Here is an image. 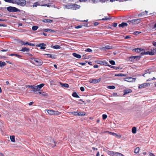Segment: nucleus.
I'll return each mask as SVG.
<instances>
[{
    "label": "nucleus",
    "instance_id": "f257e3e1",
    "mask_svg": "<svg viewBox=\"0 0 156 156\" xmlns=\"http://www.w3.org/2000/svg\"><path fill=\"white\" fill-rule=\"evenodd\" d=\"M31 59H32V62H34L36 63H34V64L35 65L37 66H41L43 63L41 59L39 58H33Z\"/></svg>",
    "mask_w": 156,
    "mask_h": 156
},
{
    "label": "nucleus",
    "instance_id": "f03ea898",
    "mask_svg": "<svg viewBox=\"0 0 156 156\" xmlns=\"http://www.w3.org/2000/svg\"><path fill=\"white\" fill-rule=\"evenodd\" d=\"M78 5L76 4H67L66 5L65 7L68 9H76L78 8Z\"/></svg>",
    "mask_w": 156,
    "mask_h": 156
},
{
    "label": "nucleus",
    "instance_id": "7ed1b4c3",
    "mask_svg": "<svg viewBox=\"0 0 156 156\" xmlns=\"http://www.w3.org/2000/svg\"><path fill=\"white\" fill-rule=\"evenodd\" d=\"M7 11L10 12H16L20 11L17 8L11 6L7 7Z\"/></svg>",
    "mask_w": 156,
    "mask_h": 156
},
{
    "label": "nucleus",
    "instance_id": "20e7f679",
    "mask_svg": "<svg viewBox=\"0 0 156 156\" xmlns=\"http://www.w3.org/2000/svg\"><path fill=\"white\" fill-rule=\"evenodd\" d=\"M140 56H131L129 58V60L131 62H134L139 60L140 58Z\"/></svg>",
    "mask_w": 156,
    "mask_h": 156
},
{
    "label": "nucleus",
    "instance_id": "39448f33",
    "mask_svg": "<svg viewBox=\"0 0 156 156\" xmlns=\"http://www.w3.org/2000/svg\"><path fill=\"white\" fill-rule=\"evenodd\" d=\"M140 21L141 20L140 19H135L131 20H128L127 21V22L129 23V24H137L140 23Z\"/></svg>",
    "mask_w": 156,
    "mask_h": 156
},
{
    "label": "nucleus",
    "instance_id": "423d86ee",
    "mask_svg": "<svg viewBox=\"0 0 156 156\" xmlns=\"http://www.w3.org/2000/svg\"><path fill=\"white\" fill-rule=\"evenodd\" d=\"M136 78H133L132 77H128L124 79V81L129 82H135L136 80Z\"/></svg>",
    "mask_w": 156,
    "mask_h": 156
},
{
    "label": "nucleus",
    "instance_id": "0eeeda50",
    "mask_svg": "<svg viewBox=\"0 0 156 156\" xmlns=\"http://www.w3.org/2000/svg\"><path fill=\"white\" fill-rule=\"evenodd\" d=\"M150 83H144L139 85L138 88L140 89H142L150 85Z\"/></svg>",
    "mask_w": 156,
    "mask_h": 156
},
{
    "label": "nucleus",
    "instance_id": "6e6552de",
    "mask_svg": "<svg viewBox=\"0 0 156 156\" xmlns=\"http://www.w3.org/2000/svg\"><path fill=\"white\" fill-rule=\"evenodd\" d=\"M108 133L110 134H111L112 135L115 136L116 137H118L119 138H120L121 137V136L120 135H118L116 133H113V132H109L108 131H105L103 132L102 133Z\"/></svg>",
    "mask_w": 156,
    "mask_h": 156
},
{
    "label": "nucleus",
    "instance_id": "1a4fd4ad",
    "mask_svg": "<svg viewBox=\"0 0 156 156\" xmlns=\"http://www.w3.org/2000/svg\"><path fill=\"white\" fill-rule=\"evenodd\" d=\"M101 80V78L98 79H94L90 80L89 82L90 83H96L99 82Z\"/></svg>",
    "mask_w": 156,
    "mask_h": 156
},
{
    "label": "nucleus",
    "instance_id": "9d476101",
    "mask_svg": "<svg viewBox=\"0 0 156 156\" xmlns=\"http://www.w3.org/2000/svg\"><path fill=\"white\" fill-rule=\"evenodd\" d=\"M42 2H37L34 3L33 5V7H37L38 6H44Z\"/></svg>",
    "mask_w": 156,
    "mask_h": 156
},
{
    "label": "nucleus",
    "instance_id": "9b49d317",
    "mask_svg": "<svg viewBox=\"0 0 156 156\" xmlns=\"http://www.w3.org/2000/svg\"><path fill=\"white\" fill-rule=\"evenodd\" d=\"M96 63L98 64H99L101 65L106 66L108 64V63L106 62L101 61H96Z\"/></svg>",
    "mask_w": 156,
    "mask_h": 156
},
{
    "label": "nucleus",
    "instance_id": "f8f14e48",
    "mask_svg": "<svg viewBox=\"0 0 156 156\" xmlns=\"http://www.w3.org/2000/svg\"><path fill=\"white\" fill-rule=\"evenodd\" d=\"M156 54V48H154L153 49H151L150 51V53L149 55H155Z\"/></svg>",
    "mask_w": 156,
    "mask_h": 156
},
{
    "label": "nucleus",
    "instance_id": "ddd939ff",
    "mask_svg": "<svg viewBox=\"0 0 156 156\" xmlns=\"http://www.w3.org/2000/svg\"><path fill=\"white\" fill-rule=\"evenodd\" d=\"M46 44L44 43H41L36 45L37 47H41L40 49H45L46 47L45 46Z\"/></svg>",
    "mask_w": 156,
    "mask_h": 156
},
{
    "label": "nucleus",
    "instance_id": "4468645a",
    "mask_svg": "<svg viewBox=\"0 0 156 156\" xmlns=\"http://www.w3.org/2000/svg\"><path fill=\"white\" fill-rule=\"evenodd\" d=\"M107 153L109 155L112 156H115L117 152L108 150L107 152Z\"/></svg>",
    "mask_w": 156,
    "mask_h": 156
},
{
    "label": "nucleus",
    "instance_id": "2eb2a0df",
    "mask_svg": "<svg viewBox=\"0 0 156 156\" xmlns=\"http://www.w3.org/2000/svg\"><path fill=\"white\" fill-rule=\"evenodd\" d=\"M27 86L29 88H30L32 89L33 90V91L34 92H36L38 90H37V87H36V86L34 85H28Z\"/></svg>",
    "mask_w": 156,
    "mask_h": 156
},
{
    "label": "nucleus",
    "instance_id": "dca6fc26",
    "mask_svg": "<svg viewBox=\"0 0 156 156\" xmlns=\"http://www.w3.org/2000/svg\"><path fill=\"white\" fill-rule=\"evenodd\" d=\"M124 95L128 93H130L132 92V90L131 89H127L124 90L123 91Z\"/></svg>",
    "mask_w": 156,
    "mask_h": 156
},
{
    "label": "nucleus",
    "instance_id": "f3484780",
    "mask_svg": "<svg viewBox=\"0 0 156 156\" xmlns=\"http://www.w3.org/2000/svg\"><path fill=\"white\" fill-rule=\"evenodd\" d=\"M90 1L93 3H97L99 2H105L108 1V0H90Z\"/></svg>",
    "mask_w": 156,
    "mask_h": 156
},
{
    "label": "nucleus",
    "instance_id": "a211bd4d",
    "mask_svg": "<svg viewBox=\"0 0 156 156\" xmlns=\"http://www.w3.org/2000/svg\"><path fill=\"white\" fill-rule=\"evenodd\" d=\"M59 83L62 87L69 88V86L68 84L63 83L61 82H60Z\"/></svg>",
    "mask_w": 156,
    "mask_h": 156
},
{
    "label": "nucleus",
    "instance_id": "6ab92c4d",
    "mask_svg": "<svg viewBox=\"0 0 156 156\" xmlns=\"http://www.w3.org/2000/svg\"><path fill=\"white\" fill-rule=\"evenodd\" d=\"M144 51V50L140 48H136L133 49V51H134L136 52L139 53L141 51Z\"/></svg>",
    "mask_w": 156,
    "mask_h": 156
},
{
    "label": "nucleus",
    "instance_id": "aec40b11",
    "mask_svg": "<svg viewBox=\"0 0 156 156\" xmlns=\"http://www.w3.org/2000/svg\"><path fill=\"white\" fill-rule=\"evenodd\" d=\"M44 55H47L48 57H49L52 58H56V55H52L51 54H45Z\"/></svg>",
    "mask_w": 156,
    "mask_h": 156
},
{
    "label": "nucleus",
    "instance_id": "412c9836",
    "mask_svg": "<svg viewBox=\"0 0 156 156\" xmlns=\"http://www.w3.org/2000/svg\"><path fill=\"white\" fill-rule=\"evenodd\" d=\"M20 51L23 52H29L30 51V49L24 47L22 48V49Z\"/></svg>",
    "mask_w": 156,
    "mask_h": 156
},
{
    "label": "nucleus",
    "instance_id": "4be33fe9",
    "mask_svg": "<svg viewBox=\"0 0 156 156\" xmlns=\"http://www.w3.org/2000/svg\"><path fill=\"white\" fill-rule=\"evenodd\" d=\"M44 85V83L41 84L39 85H37L36 86V87H37V90H38L37 91H39L40 89L43 87Z\"/></svg>",
    "mask_w": 156,
    "mask_h": 156
},
{
    "label": "nucleus",
    "instance_id": "5701e85b",
    "mask_svg": "<svg viewBox=\"0 0 156 156\" xmlns=\"http://www.w3.org/2000/svg\"><path fill=\"white\" fill-rule=\"evenodd\" d=\"M127 26V24L126 23L123 22L121 24H119V27H122V28L124 27L125 26Z\"/></svg>",
    "mask_w": 156,
    "mask_h": 156
},
{
    "label": "nucleus",
    "instance_id": "b1692460",
    "mask_svg": "<svg viewBox=\"0 0 156 156\" xmlns=\"http://www.w3.org/2000/svg\"><path fill=\"white\" fill-rule=\"evenodd\" d=\"M73 55L75 57L77 58H81V56L79 55L76 54V53H73Z\"/></svg>",
    "mask_w": 156,
    "mask_h": 156
},
{
    "label": "nucleus",
    "instance_id": "393cba45",
    "mask_svg": "<svg viewBox=\"0 0 156 156\" xmlns=\"http://www.w3.org/2000/svg\"><path fill=\"white\" fill-rule=\"evenodd\" d=\"M9 55L11 56H16V57H17L18 58H20L22 57V55H18L17 54H10Z\"/></svg>",
    "mask_w": 156,
    "mask_h": 156
},
{
    "label": "nucleus",
    "instance_id": "a878e982",
    "mask_svg": "<svg viewBox=\"0 0 156 156\" xmlns=\"http://www.w3.org/2000/svg\"><path fill=\"white\" fill-rule=\"evenodd\" d=\"M47 112L50 115H54V110H47Z\"/></svg>",
    "mask_w": 156,
    "mask_h": 156
},
{
    "label": "nucleus",
    "instance_id": "bb28decb",
    "mask_svg": "<svg viewBox=\"0 0 156 156\" xmlns=\"http://www.w3.org/2000/svg\"><path fill=\"white\" fill-rule=\"evenodd\" d=\"M127 76V75L126 74H123V73H119L115 75V76Z\"/></svg>",
    "mask_w": 156,
    "mask_h": 156
},
{
    "label": "nucleus",
    "instance_id": "cd10ccee",
    "mask_svg": "<svg viewBox=\"0 0 156 156\" xmlns=\"http://www.w3.org/2000/svg\"><path fill=\"white\" fill-rule=\"evenodd\" d=\"M78 116H83L85 115L86 113L84 112H78Z\"/></svg>",
    "mask_w": 156,
    "mask_h": 156
},
{
    "label": "nucleus",
    "instance_id": "c85d7f7f",
    "mask_svg": "<svg viewBox=\"0 0 156 156\" xmlns=\"http://www.w3.org/2000/svg\"><path fill=\"white\" fill-rule=\"evenodd\" d=\"M107 66H108L110 67L111 68H113L115 69H119V67H116L115 66H113L108 64H107Z\"/></svg>",
    "mask_w": 156,
    "mask_h": 156
},
{
    "label": "nucleus",
    "instance_id": "c756f323",
    "mask_svg": "<svg viewBox=\"0 0 156 156\" xmlns=\"http://www.w3.org/2000/svg\"><path fill=\"white\" fill-rule=\"evenodd\" d=\"M43 22L44 23H51L53 22V20H51L45 19L43 20Z\"/></svg>",
    "mask_w": 156,
    "mask_h": 156
},
{
    "label": "nucleus",
    "instance_id": "7c9ffc66",
    "mask_svg": "<svg viewBox=\"0 0 156 156\" xmlns=\"http://www.w3.org/2000/svg\"><path fill=\"white\" fill-rule=\"evenodd\" d=\"M73 96L76 98H80L79 96L77 94L76 92H73L72 94Z\"/></svg>",
    "mask_w": 156,
    "mask_h": 156
},
{
    "label": "nucleus",
    "instance_id": "2f4dec72",
    "mask_svg": "<svg viewBox=\"0 0 156 156\" xmlns=\"http://www.w3.org/2000/svg\"><path fill=\"white\" fill-rule=\"evenodd\" d=\"M11 141L13 142H15V136H11L10 137Z\"/></svg>",
    "mask_w": 156,
    "mask_h": 156
},
{
    "label": "nucleus",
    "instance_id": "473e14b6",
    "mask_svg": "<svg viewBox=\"0 0 156 156\" xmlns=\"http://www.w3.org/2000/svg\"><path fill=\"white\" fill-rule=\"evenodd\" d=\"M136 129L135 127H133L132 128V131L133 133L135 134L136 133Z\"/></svg>",
    "mask_w": 156,
    "mask_h": 156
},
{
    "label": "nucleus",
    "instance_id": "72a5a7b5",
    "mask_svg": "<svg viewBox=\"0 0 156 156\" xmlns=\"http://www.w3.org/2000/svg\"><path fill=\"white\" fill-rule=\"evenodd\" d=\"M140 148L139 147H137L134 150V152L135 153L137 154L139 152Z\"/></svg>",
    "mask_w": 156,
    "mask_h": 156
},
{
    "label": "nucleus",
    "instance_id": "f704fd0d",
    "mask_svg": "<svg viewBox=\"0 0 156 156\" xmlns=\"http://www.w3.org/2000/svg\"><path fill=\"white\" fill-rule=\"evenodd\" d=\"M70 113L74 115L77 116L78 115V112H70Z\"/></svg>",
    "mask_w": 156,
    "mask_h": 156
},
{
    "label": "nucleus",
    "instance_id": "c9c22d12",
    "mask_svg": "<svg viewBox=\"0 0 156 156\" xmlns=\"http://www.w3.org/2000/svg\"><path fill=\"white\" fill-rule=\"evenodd\" d=\"M39 93L40 94H41V96H48V94H46L44 92H42L40 91L39 92Z\"/></svg>",
    "mask_w": 156,
    "mask_h": 156
},
{
    "label": "nucleus",
    "instance_id": "e433bc0d",
    "mask_svg": "<svg viewBox=\"0 0 156 156\" xmlns=\"http://www.w3.org/2000/svg\"><path fill=\"white\" fill-rule=\"evenodd\" d=\"M52 48H54L55 49H59L61 48V47L58 45H55V46H52Z\"/></svg>",
    "mask_w": 156,
    "mask_h": 156
},
{
    "label": "nucleus",
    "instance_id": "4c0bfd02",
    "mask_svg": "<svg viewBox=\"0 0 156 156\" xmlns=\"http://www.w3.org/2000/svg\"><path fill=\"white\" fill-rule=\"evenodd\" d=\"M6 65L5 63V62H2L0 61V67H2Z\"/></svg>",
    "mask_w": 156,
    "mask_h": 156
},
{
    "label": "nucleus",
    "instance_id": "58836bf2",
    "mask_svg": "<svg viewBox=\"0 0 156 156\" xmlns=\"http://www.w3.org/2000/svg\"><path fill=\"white\" fill-rule=\"evenodd\" d=\"M104 48H105V49H112V46L107 45L105 46V47Z\"/></svg>",
    "mask_w": 156,
    "mask_h": 156
},
{
    "label": "nucleus",
    "instance_id": "ea45409f",
    "mask_svg": "<svg viewBox=\"0 0 156 156\" xmlns=\"http://www.w3.org/2000/svg\"><path fill=\"white\" fill-rule=\"evenodd\" d=\"M54 114L55 115H59L61 114V112L58 111H54Z\"/></svg>",
    "mask_w": 156,
    "mask_h": 156
},
{
    "label": "nucleus",
    "instance_id": "a19ab883",
    "mask_svg": "<svg viewBox=\"0 0 156 156\" xmlns=\"http://www.w3.org/2000/svg\"><path fill=\"white\" fill-rule=\"evenodd\" d=\"M150 53V51H147V52L144 51V52H142L141 53V54L142 55H149V53Z\"/></svg>",
    "mask_w": 156,
    "mask_h": 156
},
{
    "label": "nucleus",
    "instance_id": "79ce46f5",
    "mask_svg": "<svg viewBox=\"0 0 156 156\" xmlns=\"http://www.w3.org/2000/svg\"><path fill=\"white\" fill-rule=\"evenodd\" d=\"M38 27L37 26H33L32 27V29L33 30L35 31L37 30Z\"/></svg>",
    "mask_w": 156,
    "mask_h": 156
},
{
    "label": "nucleus",
    "instance_id": "37998d69",
    "mask_svg": "<svg viewBox=\"0 0 156 156\" xmlns=\"http://www.w3.org/2000/svg\"><path fill=\"white\" fill-rule=\"evenodd\" d=\"M108 88L110 89H113L115 88L114 86H109L107 87Z\"/></svg>",
    "mask_w": 156,
    "mask_h": 156
},
{
    "label": "nucleus",
    "instance_id": "c03bdc74",
    "mask_svg": "<svg viewBox=\"0 0 156 156\" xmlns=\"http://www.w3.org/2000/svg\"><path fill=\"white\" fill-rule=\"evenodd\" d=\"M26 44L27 45H28L33 46H34L35 45V44H34L30 43L29 42H26Z\"/></svg>",
    "mask_w": 156,
    "mask_h": 156
},
{
    "label": "nucleus",
    "instance_id": "a18cd8bd",
    "mask_svg": "<svg viewBox=\"0 0 156 156\" xmlns=\"http://www.w3.org/2000/svg\"><path fill=\"white\" fill-rule=\"evenodd\" d=\"M115 156H124L123 154L121 153L117 152Z\"/></svg>",
    "mask_w": 156,
    "mask_h": 156
},
{
    "label": "nucleus",
    "instance_id": "49530a36",
    "mask_svg": "<svg viewBox=\"0 0 156 156\" xmlns=\"http://www.w3.org/2000/svg\"><path fill=\"white\" fill-rule=\"evenodd\" d=\"M110 63L112 65H115V62L113 60H111L109 61Z\"/></svg>",
    "mask_w": 156,
    "mask_h": 156
},
{
    "label": "nucleus",
    "instance_id": "de8ad7c7",
    "mask_svg": "<svg viewBox=\"0 0 156 156\" xmlns=\"http://www.w3.org/2000/svg\"><path fill=\"white\" fill-rule=\"evenodd\" d=\"M141 32H139L138 31H136L134 32L133 33V34L134 35H136L139 34Z\"/></svg>",
    "mask_w": 156,
    "mask_h": 156
},
{
    "label": "nucleus",
    "instance_id": "09e8293b",
    "mask_svg": "<svg viewBox=\"0 0 156 156\" xmlns=\"http://www.w3.org/2000/svg\"><path fill=\"white\" fill-rule=\"evenodd\" d=\"M107 117V115L105 114H103L102 115V119H105Z\"/></svg>",
    "mask_w": 156,
    "mask_h": 156
},
{
    "label": "nucleus",
    "instance_id": "8fccbe9b",
    "mask_svg": "<svg viewBox=\"0 0 156 156\" xmlns=\"http://www.w3.org/2000/svg\"><path fill=\"white\" fill-rule=\"evenodd\" d=\"M85 51L87 52H90L92 51V50L90 48H88L86 49Z\"/></svg>",
    "mask_w": 156,
    "mask_h": 156
},
{
    "label": "nucleus",
    "instance_id": "3c124183",
    "mask_svg": "<svg viewBox=\"0 0 156 156\" xmlns=\"http://www.w3.org/2000/svg\"><path fill=\"white\" fill-rule=\"evenodd\" d=\"M111 18L110 17H105L102 19V20H107L110 19Z\"/></svg>",
    "mask_w": 156,
    "mask_h": 156
},
{
    "label": "nucleus",
    "instance_id": "603ef678",
    "mask_svg": "<svg viewBox=\"0 0 156 156\" xmlns=\"http://www.w3.org/2000/svg\"><path fill=\"white\" fill-rule=\"evenodd\" d=\"M55 32V31L54 30L50 29H48V32L52 33V32Z\"/></svg>",
    "mask_w": 156,
    "mask_h": 156
},
{
    "label": "nucleus",
    "instance_id": "864d4df0",
    "mask_svg": "<svg viewBox=\"0 0 156 156\" xmlns=\"http://www.w3.org/2000/svg\"><path fill=\"white\" fill-rule=\"evenodd\" d=\"M81 27H82V26H81V25H79V26H76L75 27V28L76 29L80 28H81Z\"/></svg>",
    "mask_w": 156,
    "mask_h": 156
},
{
    "label": "nucleus",
    "instance_id": "5fc2aeb1",
    "mask_svg": "<svg viewBox=\"0 0 156 156\" xmlns=\"http://www.w3.org/2000/svg\"><path fill=\"white\" fill-rule=\"evenodd\" d=\"M80 89L81 91H84L85 90L84 88L83 87H80Z\"/></svg>",
    "mask_w": 156,
    "mask_h": 156
},
{
    "label": "nucleus",
    "instance_id": "6e6d98bb",
    "mask_svg": "<svg viewBox=\"0 0 156 156\" xmlns=\"http://www.w3.org/2000/svg\"><path fill=\"white\" fill-rule=\"evenodd\" d=\"M145 12L146 13V14H147V11H146L145 12H143L142 13L139 14L138 16H140L141 15H142L143 14V15H144Z\"/></svg>",
    "mask_w": 156,
    "mask_h": 156
},
{
    "label": "nucleus",
    "instance_id": "4d7b16f0",
    "mask_svg": "<svg viewBox=\"0 0 156 156\" xmlns=\"http://www.w3.org/2000/svg\"><path fill=\"white\" fill-rule=\"evenodd\" d=\"M3 26L4 27H6L7 26V25L4 24H0V27Z\"/></svg>",
    "mask_w": 156,
    "mask_h": 156
},
{
    "label": "nucleus",
    "instance_id": "13d9d810",
    "mask_svg": "<svg viewBox=\"0 0 156 156\" xmlns=\"http://www.w3.org/2000/svg\"><path fill=\"white\" fill-rule=\"evenodd\" d=\"M5 2H12L13 0H4Z\"/></svg>",
    "mask_w": 156,
    "mask_h": 156
},
{
    "label": "nucleus",
    "instance_id": "bf43d9fd",
    "mask_svg": "<svg viewBox=\"0 0 156 156\" xmlns=\"http://www.w3.org/2000/svg\"><path fill=\"white\" fill-rule=\"evenodd\" d=\"M21 44L22 45H27V44H26V42H25L24 41H21Z\"/></svg>",
    "mask_w": 156,
    "mask_h": 156
},
{
    "label": "nucleus",
    "instance_id": "052dcab7",
    "mask_svg": "<svg viewBox=\"0 0 156 156\" xmlns=\"http://www.w3.org/2000/svg\"><path fill=\"white\" fill-rule=\"evenodd\" d=\"M153 45L155 47H156V42L153 41L152 43Z\"/></svg>",
    "mask_w": 156,
    "mask_h": 156
},
{
    "label": "nucleus",
    "instance_id": "680f3d73",
    "mask_svg": "<svg viewBox=\"0 0 156 156\" xmlns=\"http://www.w3.org/2000/svg\"><path fill=\"white\" fill-rule=\"evenodd\" d=\"M117 23H113V26L114 27H115L117 26Z\"/></svg>",
    "mask_w": 156,
    "mask_h": 156
},
{
    "label": "nucleus",
    "instance_id": "e2e57ef3",
    "mask_svg": "<svg viewBox=\"0 0 156 156\" xmlns=\"http://www.w3.org/2000/svg\"><path fill=\"white\" fill-rule=\"evenodd\" d=\"M48 29H43L42 31L47 32H48Z\"/></svg>",
    "mask_w": 156,
    "mask_h": 156
},
{
    "label": "nucleus",
    "instance_id": "0e129e2a",
    "mask_svg": "<svg viewBox=\"0 0 156 156\" xmlns=\"http://www.w3.org/2000/svg\"><path fill=\"white\" fill-rule=\"evenodd\" d=\"M98 24V23L97 22H95L94 23V26H97Z\"/></svg>",
    "mask_w": 156,
    "mask_h": 156
},
{
    "label": "nucleus",
    "instance_id": "69168bd1",
    "mask_svg": "<svg viewBox=\"0 0 156 156\" xmlns=\"http://www.w3.org/2000/svg\"><path fill=\"white\" fill-rule=\"evenodd\" d=\"M149 155L150 156H155L153 154L150 152H149Z\"/></svg>",
    "mask_w": 156,
    "mask_h": 156
},
{
    "label": "nucleus",
    "instance_id": "338daca9",
    "mask_svg": "<svg viewBox=\"0 0 156 156\" xmlns=\"http://www.w3.org/2000/svg\"><path fill=\"white\" fill-rule=\"evenodd\" d=\"M98 66L97 65H94V68H98Z\"/></svg>",
    "mask_w": 156,
    "mask_h": 156
},
{
    "label": "nucleus",
    "instance_id": "774afa93",
    "mask_svg": "<svg viewBox=\"0 0 156 156\" xmlns=\"http://www.w3.org/2000/svg\"><path fill=\"white\" fill-rule=\"evenodd\" d=\"M130 37L129 36H126L125 37V39H128L129 38H130Z\"/></svg>",
    "mask_w": 156,
    "mask_h": 156
}]
</instances>
